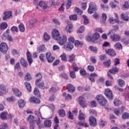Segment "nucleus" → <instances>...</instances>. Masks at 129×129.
<instances>
[{
    "label": "nucleus",
    "instance_id": "nucleus-1",
    "mask_svg": "<svg viewBox=\"0 0 129 129\" xmlns=\"http://www.w3.org/2000/svg\"><path fill=\"white\" fill-rule=\"evenodd\" d=\"M36 77L38 79L35 82L36 86L41 88V89H44L45 88V85L44 84V82L42 80V78H43L42 74L41 73H38L36 75Z\"/></svg>",
    "mask_w": 129,
    "mask_h": 129
},
{
    "label": "nucleus",
    "instance_id": "nucleus-2",
    "mask_svg": "<svg viewBox=\"0 0 129 129\" xmlns=\"http://www.w3.org/2000/svg\"><path fill=\"white\" fill-rule=\"evenodd\" d=\"M96 99L101 106H105L107 104V100L101 95L97 96Z\"/></svg>",
    "mask_w": 129,
    "mask_h": 129
},
{
    "label": "nucleus",
    "instance_id": "nucleus-3",
    "mask_svg": "<svg viewBox=\"0 0 129 129\" xmlns=\"http://www.w3.org/2000/svg\"><path fill=\"white\" fill-rule=\"evenodd\" d=\"M99 33L97 32H95L93 34V36H88L86 37V41L88 42H92L93 43L95 42L96 40H98L99 38Z\"/></svg>",
    "mask_w": 129,
    "mask_h": 129
},
{
    "label": "nucleus",
    "instance_id": "nucleus-4",
    "mask_svg": "<svg viewBox=\"0 0 129 129\" xmlns=\"http://www.w3.org/2000/svg\"><path fill=\"white\" fill-rule=\"evenodd\" d=\"M109 34H110V38L112 39L114 42H118V41L120 40V36L118 34L113 33L112 31L109 32L108 35H109Z\"/></svg>",
    "mask_w": 129,
    "mask_h": 129
},
{
    "label": "nucleus",
    "instance_id": "nucleus-5",
    "mask_svg": "<svg viewBox=\"0 0 129 129\" xmlns=\"http://www.w3.org/2000/svg\"><path fill=\"white\" fill-rule=\"evenodd\" d=\"M118 72V69L116 67H114L112 69L109 70L107 73L108 76L109 77L110 79H113V77L111 76V74H115Z\"/></svg>",
    "mask_w": 129,
    "mask_h": 129
},
{
    "label": "nucleus",
    "instance_id": "nucleus-6",
    "mask_svg": "<svg viewBox=\"0 0 129 129\" xmlns=\"http://www.w3.org/2000/svg\"><path fill=\"white\" fill-rule=\"evenodd\" d=\"M96 10V5L93 3H91L89 4L88 12L89 14H93Z\"/></svg>",
    "mask_w": 129,
    "mask_h": 129
},
{
    "label": "nucleus",
    "instance_id": "nucleus-7",
    "mask_svg": "<svg viewBox=\"0 0 129 129\" xmlns=\"http://www.w3.org/2000/svg\"><path fill=\"white\" fill-rule=\"evenodd\" d=\"M8 50H9V47H8V45L6 44V43H2L0 44V51L4 53V54H6L7 52H8Z\"/></svg>",
    "mask_w": 129,
    "mask_h": 129
},
{
    "label": "nucleus",
    "instance_id": "nucleus-8",
    "mask_svg": "<svg viewBox=\"0 0 129 129\" xmlns=\"http://www.w3.org/2000/svg\"><path fill=\"white\" fill-rule=\"evenodd\" d=\"M56 41H58V44L60 45H64L66 42H67V37L66 36L63 35L62 36H59Z\"/></svg>",
    "mask_w": 129,
    "mask_h": 129
},
{
    "label": "nucleus",
    "instance_id": "nucleus-9",
    "mask_svg": "<svg viewBox=\"0 0 129 129\" xmlns=\"http://www.w3.org/2000/svg\"><path fill=\"white\" fill-rule=\"evenodd\" d=\"M34 116L32 115H30L29 116L27 117V120L29 121V123L31 124L30 126V129H34L35 128V126L33 123H34Z\"/></svg>",
    "mask_w": 129,
    "mask_h": 129
},
{
    "label": "nucleus",
    "instance_id": "nucleus-10",
    "mask_svg": "<svg viewBox=\"0 0 129 129\" xmlns=\"http://www.w3.org/2000/svg\"><path fill=\"white\" fill-rule=\"evenodd\" d=\"M89 124L92 127H95L97 125V119L94 116H91L89 117Z\"/></svg>",
    "mask_w": 129,
    "mask_h": 129
},
{
    "label": "nucleus",
    "instance_id": "nucleus-11",
    "mask_svg": "<svg viewBox=\"0 0 129 129\" xmlns=\"http://www.w3.org/2000/svg\"><path fill=\"white\" fill-rule=\"evenodd\" d=\"M60 36V33L57 29H53L52 32V37L54 40H57Z\"/></svg>",
    "mask_w": 129,
    "mask_h": 129
},
{
    "label": "nucleus",
    "instance_id": "nucleus-12",
    "mask_svg": "<svg viewBox=\"0 0 129 129\" xmlns=\"http://www.w3.org/2000/svg\"><path fill=\"white\" fill-rule=\"evenodd\" d=\"M68 91L70 92V93H74L75 92V91L76 90V89L75 88V87L73 86L72 84H68L67 85Z\"/></svg>",
    "mask_w": 129,
    "mask_h": 129
},
{
    "label": "nucleus",
    "instance_id": "nucleus-13",
    "mask_svg": "<svg viewBox=\"0 0 129 129\" xmlns=\"http://www.w3.org/2000/svg\"><path fill=\"white\" fill-rule=\"evenodd\" d=\"M46 57L48 63H52L55 60V57L52 56V54L50 52L46 53Z\"/></svg>",
    "mask_w": 129,
    "mask_h": 129
},
{
    "label": "nucleus",
    "instance_id": "nucleus-14",
    "mask_svg": "<svg viewBox=\"0 0 129 129\" xmlns=\"http://www.w3.org/2000/svg\"><path fill=\"white\" fill-rule=\"evenodd\" d=\"M105 95L109 99H113V95H112V92L111 90L106 89L105 91Z\"/></svg>",
    "mask_w": 129,
    "mask_h": 129
},
{
    "label": "nucleus",
    "instance_id": "nucleus-15",
    "mask_svg": "<svg viewBox=\"0 0 129 129\" xmlns=\"http://www.w3.org/2000/svg\"><path fill=\"white\" fill-rule=\"evenodd\" d=\"M105 52L108 55L111 56V57H115L116 53L115 51L112 49H106Z\"/></svg>",
    "mask_w": 129,
    "mask_h": 129
},
{
    "label": "nucleus",
    "instance_id": "nucleus-16",
    "mask_svg": "<svg viewBox=\"0 0 129 129\" xmlns=\"http://www.w3.org/2000/svg\"><path fill=\"white\" fill-rule=\"evenodd\" d=\"M4 15H5L3 17V19L4 21H7L8 19H10L12 17V12L8 11L6 12H4Z\"/></svg>",
    "mask_w": 129,
    "mask_h": 129
},
{
    "label": "nucleus",
    "instance_id": "nucleus-17",
    "mask_svg": "<svg viewBox=\"0 0 129 129\" xmlns=\"http://www.w3.org/2000/svg\"><path fill=\"white\" fill-rule=\"evenodd\" d=\"M63 48L67 51H70V50H72V49L74 48V45L71 44L70 42H68V43L65 45Z\"/></svg>",
    "mask_w": 129,
    "mask_h": 129
},
{
    "label": "nucleus",
    "instance_id": "nucleus-18",
    "mask_svg": "<svg viewBox=\"0 0 129 129\" xmlns=\"http://www.w3.org/2000/svg\"><path fill=\"white\" fill-rule=\"evenodd\" d=\"M125 110V107L122 106L120 108H116L114 109V113H122Z\"/></svg>",
    "mask_w": 129,
    "mask_h": 129
},
{
    "label": "nucleus",
    "instance_id": "nucleus-19",
    "mask_svg": "<svg viewBox=\"0 0 129 129\" xmlns=\"http://www.w3.org/2000/svg\"><path fill=\"white\" fill-rule=\"evenodd\" d=\"M79 102L82 107H85L86 106V104H85V102L84 101V98L83 97H79Z\"/></svg>",
    "mask_w": 129,
    "mask_h": 129
},
{
    "label": "nucleus",
    "instance_id": "nucleus-20",
    "mask_svg": "<svg viewBox=\"0 0 129 129\" xmlns=\"http://www.w3.org/2000/svg\"><path fill=\"white\" fill-rule=\"evenodd\" d=\"M7 113L1 114V118H2V120H6L8 118H12V114H9L8 116L7 115Z\"/></svg>",
    "mask_w": 129,
    "mask_h": 129
},
{
    "label": "nucleus",
    "instance_id": "nucleus-21",
    "mask_svg": "<svg viewBox=\"0 0 129 129\" xmlns=\"http://www.w3.org/2000/svg\"><path fill=\"white\" fill-rule=\"evenodd\" d=\"M51 126V120L50 119L45 120L44 121V127H50Z\"/></svg>",
    "mask_w": 129,
    "mask_h": 129
},
{
    "label": "nucleus",
    "instance_id": "nucleus-22",
    "mask_svg": "<svg viewBox=\"0 0 129 129\" xmlns=\"http://www.w3.org/2000/svg\"><path fill=\"white\" fill-rule=\"evenodd\" d=\"M30 102H33V103H40V99L35 97H32L29 99Z\"/></svg>",
    "mask_w": 129,
    "mask_h": 129
},
{
    "label": "nucleus",
    "instance_id": "nucleus-23",
    "mask_svg": "<svg viewBox=\"0 0 129 129\" xmlns=\"http://www.w3.org/2000/svg\"><path fill=\"white\" fill-rule=\"evenodd\" d=\"M13 91L14 92V94L17 96V97H21L22 96V93L20 92L19 90L17 89H13Z\"/></svg>",
    "mask_w": 129,
    "mask_h": 129
},
{
    "label": "nucleus",
    "instance_id": "nucleus-24",
    "mask_svg": "<svg viewBox=\"0 0 129 129\" xmlns=\"http://www.w3.org/2000/svg\"><path fill=\"white\" fill-rule=\"evenodd\" d=\"M18 105L20 108H24V107L26 105V102L23 99H20L18 101Z\"/></svg>",
    "mask_w": 129,
    "mask_h": 129
},
{
    "label": "nucleus",
    "instance_id": "nucleus-25",
    "mask_svg": "<svg viewBox=\"0 0 129 129\" xmlns=\"http://www.w3.org/2000/svg\"><path fill=\"white\" fill-rule=\"evenodd\" d=\"M27 60L29 62V64L31 65L33 63V59H32V54L30 53V51H28L27 53Z\"/></svg>",
    "mask_w": 129,
    "mask_h": 129
},
{
    "label": "nucleus",
    "instance_id": "nucleus-26",
    "mask_svg": "<svg viewBox=\"0 0 129 129\" xmlns=\"http://www.w3.org/2000/svg\"><path fill=\"white\" fill-rule=\"evenodd\" d=\"M54 121L55 124L54 125V127H53V129H57V128L59 127V119H58L57 116H55Z\"/></svg>",
    "mask_w": 129,
    "mask_h": 129
},
{
    "label": "nucleus",
    "instance_id": "nucleus-27",
    "mask_svg": "<svg viewBox=\"0 0 129 129\" xmlns=\"http://www.w3.org/2000/svg\"><path fill=\"white\" fill-rule=\"evenodd\" d=\"M106 19H107V15H106V14L103 13L102 14V20H101V24H103L104 25H105V22L106 21Z\"/></svg>",
    "mask_w": 129,
    "mask_h": 129
},
{
    "label": "nucleus",
    "instance_id": "nucleus-28",
    "mask_svg": "<svg viewBox=\"0 0 129 129\" xmlns=\"http://www.w3.org/2000/svg\"><path fill=\"white\" fill-rule=\"evenodd\" d=\"M73 28V26L72 25V24H69L67 26L66 28V31L68 33H71L73 31V29H72Z\"/></svg>",
    "mask_w": 129,
    "mask_h": 129
},
{
    "label": "nucleus",
    "instance_id": "nucleus-29",
    "mask_svg": "<svg viewBox=\"0 0 129 129\" xmlns=\"http://www.w3.org/2000/svg\"><path fill=\"white\" fill-rule=\"evenodd\" d=\"M20 63L21 65L23 66V67H25V68L28 67V62L24 58H21Z\"/></svg>",
    "mask_w": 129,
    "mask_h": 129
},
{
    "label": "nucleus",
    "instance_id": "nucleus-30",
    "mask_svg": "<svg viewBox=\"0 0 129 129\" xmlns=\"http://www.w3.org/2000/svg\"><path fill=\"white\" fill-rule=\"evenodd\" d=\"M38 6L39 7H41V8H43V9H44L45 10V9L47 8V4H46V3L43 1H40L39 3H38Z\"/></svg>",
    "mask_w": 129,
    "mask_h": 129
},
{
    "label": "nucleus",
    "instance_id": "nucleus-31",
    "mask_svg": "<svg viewBox=\"0 0 129 129\" xmlns=\"http://www.w3.org/2000/svg\"><path fill=\"white\" fill-rule=\"evenodd\" d=\"M7 28H8V24L7 23L3 22L0 25L1 30H5Z\"/></svg>",
    "mask_w": 129,
    "mask_h": 129
},
{
    "label": "nucleus",
    "instance_id": "nucleus-32",
    "mask_svg": "<svg viewBox=\"0 0 129 129\" xmlns=\"http://www.w3.org/2000/svg\"><path fill=\"white\" fill-rule=\"evenodd\" d=\"M37 125H38V128L41 129L44 127L43 124H41V120L40 118H38V120L36 121Z\"/></svg>",
    "mask_w": 129,
    "mask_h": 129
},
{
    "label": "nucleus",
    "instance_id": "nucleus-33",
    "mask_svg": "<svg viewBox=\"0 0 129 129\" xmlns=\"http://www.w3.org/2000/svg\"><path fill=\"white\" fill-rule=\"evenodd\" d=\"M25 85L27 90L29 92H31V91H32V86H31V85L30 84V83H29L28 82H25Z\"/></svg>",
    "mask_w": 129,
    "mask_h": 129
},
{
    "label": "nucleus",
    "instance_id": "nucleus-34",
    "mask_svg": "<svg viewBox=\"0 0 129 129\" xmlns=\"http://www.w3.org/2000/svg\"><path fill=\"white\" fill-rule=\"evenodd\" d=\"M38 50L39 53L41 52H44L45 50H46V47H45V45H42L38 48Z\"/></svg>",
    "mask_w": 129,
    "mask_h": 129
},
{
    "label": "nucleus",
    "instance_id": "nucleus-35",
    "mask_svg": "<svg viewBox=\"0 0 129 129\" xmlns=\"http://www.w3.org/2000/svg\"><path fill=\"white\" fill-rule=\"evenodd\" d=\"M114 47L117 50H120V49H122V45H121V44L119 42H117L114 45Z\"/></svg>",
    "mask_w": 129,
    "mask_h": 129
},
{
    "label": "nucleus",
    "instance_id": "nucleus-36",
    "mask_svg": "<svg viewBox=\"0 0 129 129\" xmlns=\"http://www.w3.org/2000/svg\"><path fill=\"white\" fill-rule=\"evenodd\" d=\"M118 85L120 86V87H123V86L125 85L124 81L122 79H118L117 80Z\"/></svg>",
    "mask_w": 129,
    "mask_h": 129
},
{
    "label": "nucleus",
    "instance_id": "nucleus-37",
    "mask_svg": "<svg viewBox=\"0 0 129 129\" xmlns=\"http://www.w3.org/2000/svg\"><path fill=\"white\" fill-rule=\"evenodd\" d=\"M74 11H75V13H77V14H78L79 15H82V14H83V11H81L78 7H75L74 8Z\"/></svg>",
    "mask_w": 129,
    "mask_h": 129
},
{
    "label": "nucleus",
    "instance_id": "nucleus-38",
    "mask_svg": "<svg viewBox=\"0 0 129 129\" xmlns=\"http://www.w3.org/2000/svg\"><path fill=\"white\" fill-rule=\"evenodd\" d=\"M74 45H75L76 47H79V46H83V43L81 41H79V40H76Z\"/></svg>",
    "mask_w": 129,
    "mask_h": 129
},
{
    "label": "nucleus",
    "instance_id": "nucleus-39",
    "mask_svg": "<svg viewBox=\"0 0 129 129\" xmlns=\"http://www.w3.org/2000/svg\"><path fill=\"white\" fill-rule=\"evenodd\" d=\"M121 18L122 19V20H124V21H128V20H129L128 16L124 15V14H123V13L121 14Z\"/></svg>",
    "mask_w": 129,
    "mask_h": 129
},
{
    "label": "nucleus",
    "instance_id": "nucleus-40",
    "mask_svg": "<svg viewBox=\"0 0 129 129\" xmlns=\"http://www.w3.org/2000/svg\"><path fill=\"white\" fill-rule=\"evenodd\" d=\"M36 22H37V20L36 19H33L29 21L30 26H31V27H33L34 25H35V24Z\"/></svg>",
    "mask_w": 129,
    "mask_h": 129
},
{
    "label": "nucleus",
    "instance_id": "nucleus-41",
    "mask_svg": "<svg viewBox=\"0 0 129 129\" xmlns=\"http://www.w3.org/2000/svg\"><path fill=\"white\" fill-rule=\"evenodd\" d=\"M83 17L84 18V24L88 25L89 24V20L87 19V17L85 15H83Z\"/></svg>",
    "mask_w": 129,
    "mask_h": 129
},
{
    "label": "nucleus",
    "instance_id": "nucleus-42",
    "mask_svg": "<svg viewBox=\"0 0 129 129\" xmlns=\"http://www.w3.org/2000/svg\"><path fill=\"white\" fill-rule=\"evenodd\" d=\"M113 103L116 106H118V105L121 104V102L119 99H116L114 100Z\"/></svg>",
    "mask_w": 129,
    "mask_h": 129
},
{
    "label": "nucleus",
    "instance_id": "nucleus-43",
    "mask_svg": "<svg viewBox=\"0 0 129 129\" xmlns=\"http://www.w3.org/2000/svg\"><path fill=\"white\" fill-rule=\"evenodd\" d=\"M50 37L49 34H48L47 33L45 32L44 33V39L45 41H49L50 40Z\"/></svg>",
    "mask_w": 129,
    "mask_h": 129
},
{
    "label": "nucleus",
    "instance_id": "nucleus-44",
    "mask_svg": "<svg viewBox=\"0 0 129 129\" xmlns=\"http://www.w3.org/2000/svg\"><path fill=\"white\" fill-rule=\"evenodd\" d=\"M34 94L35 95H36V96H40V91H39V89H38L37 88H34Z\"/></svg>",
    "mask_w": 129,
    "mask_h": 129
},
{
    "label": "nucleus",
    "instance_id": "nucleus-45",
    "mask_svg": "<svg viewBox=\"0 0 129 129\" xmlns=\"http://www.w3.org/2000/svg\"><path fill=\"white\" fill-rule=\"evenodd\" d=\"M19 28L20 32H22V33H24V32H25V26H24V24H21L19 26Z\"/></svg>",
    "mask_w": 129,
    "mask_h": 129
},
{
    "label": "nucleus",
    "instance_id": "nucleus-46",
    "mask_svg": "<svg viewBox=\"0 0 129 129\" xmlns=\"http://www.w3.org/2000/svg\"><path fill=\"white\" fill-rule=\"evenodd\" d=\"M70 75L71 78H73V79L76 78V75H75V71H71L70 72Z\"/></svg>",
    "mask_w": 129,
    "mask_h": 129
},
{
    "label": "nucleus",
    "instance_id": "nucleus-47",
    "mask_svg": "<svg viewBox=\"0 0 129 129\" xmlns=\"http://www.w3.org/2000/svg\"><path fill=\"white\" fill-rule=\"evenodd\" d=\"M25 80L26 81H29L32 79V78L31 77V75L29 73L26 74V76L25 77Z\"/></svg>",
    "mask_w": 129,
    "mask_h": 129
},
{
    "label": "nucleus",
    "instance_id": "nucleus-48",
    "mask_svg": "<svg viewBox=\"0 0 129 129\" xmlns=\"http://www.w3.org/2000/svg\"><path fill=\"white\" fill-rule=\"evenodd\" d=\"M55 99H56V96L55 95H52L49 97L48 100L50 102L55 101Z\"/></svg>",
    "mask_w": 129,
    "mask_h": 129
},
{
    "label": "nucleus",
    "instance_id": "nucleus-49",
    "mask_svg": "<svg viewBox=\"0 0 129 129\" xmlns=\"http://www.w3.org/2000/svg\"><path fill=\"white\" fill-rule=\"evenodd\" d=\"M6 99L8 102H14L16 101V98L13 96L10 98H7Z\"/></svg>",
    "mask_w": 129,
    "mask_h": 129
},
{
    "label": "nucleus",
    "instance_id": "nucleus-50",
    "mask_svg": "<svg viewBox=\"0 0 129 129\" xmlns=\"http://www.w3.org/2000/svg\"><path fill=\"white\" fill-rule=\"evenodd\" d=\"M69 40V42L71 44L74 45V42L75 41V39H74V37H70L68 39Z\"/></svg>",
    "mask_w": 129,
    "mask_h": 129
},
{
    "label": "nucleus",
    "instance_id": "nucleus-51",
    "mask_svg": "<svg viewBox=\"0 0 129 129\" xmlns=\"http://www.w3.org/2000/svg\"><path fill=\"white\" fill-rule=\"evenodd\" d=\"M85 30V27H84V26H82L80 27V29L78 31V33L79 34H81V33H83Z\"/></svg>",
    "mask_w": 129,
    "mask_h": 129
},
{
    "label": "nucleus",
    "instance_id": "nucleus-52",
    "mask_svg": "<svg viewBox=\"0 0 129 129\" xmlns=\"http://www.w3.org/2000/svg\"><path fill=\"white\" fill-rule=\"evenodd\" d=\"M70 20L72 21H77V15H73L70 16Z\"/></svg>",
    "mask_w": 129,
    "mask_h": 129
},
{
    "label": "nucleus",
    "instance_id": "nucleus-53",
    "mask_svg": "<svg viewBox=\"0 0 129 129\" xmlns=\"http://www.w3.org/2000/svg\"><path fill=\"white\" fill-rule=\"evenodd\" d=\"M60 77H62V78H63L64 79H68V76L67 74H65L64 73H62L60 74Z\"/></svg>",
    "mask_w": 129,
    "mask_h": 129
},
{
    "label": "nucleus",
    "instance_id": "nucleus-54",
    "mask_svg": "<svg viewBox=\"0 0 129 129\" xmlns=\"http://www.w3.org/2000/svg\"><path fill=\"white\" fill-rule=\"evenodd\" d=\"M89 48L92 52H94V53H97V48L96 47L91 46H90Z\"/></svg>",
    "mask_w": 129,
    "mask_h": 129
},
{
    "label": "nucleus",
    "instance_id": "nucleus-55",
    "mask_svg": "<svg viewBox=\"0 0 129 129\" xmlns=\"http://www.w3.org/2000/svg\"><path fill=\"white\" fill-rule=\"evenodd\" d=\"M39 59H40L42 62H45V55L43 53H41L39 55Z\"/></svg>",
    "mask_w": 129,
    "mask_h": 129
},
{
    "label": "nucleus",
    "instance_id": "nucleus-56",
    "mask_svg": "<svg viewBox=\"0 0 129 129\" xmlns=\"http://www.w3.org/2000/svg\"><path fill=\"white\" fill-rule=\"evenodd\" d=\"M71 3H72L71 0H68V3H67V7H66V9L67 10H69V9H70V7H71Z\"/></svg>",
    "mask_w": 129,
    "mask_h": 129
},
{
    "label": "nucleus",
    "instance_id": "nucleus-57",
    "mask_svg": "<svg viewBox=\"0 0 129 129\" xmlns=\"http://www.w3.org/2000/svg\"><path fill=\"white\" fill-rule=\"evenodd\" d=\"M105 123H106V122L105 121H103L102 119L100 120L99 124L100 125V127H104L105 125Z\"/></svg>",
    "mask_w": 129,
    "mask_h": 129
},
{
    "label": "nucleus",
    "instance_id": "nucleus-58",
    "mask_svg": "<svg viewBox=\"0 0 129 129\" xmlns=\"http://www.w3.org/2000/svg\"><path fill=\"white\" fill-rule=\"evenodd\" d=\"M61 60L62 61H67V57L66 56V54L63 53L60 55Z\"/></svg>",
    "mask_w": 129,
    "mask_h": 129
},
{
    "label": "nucleus",
    "instance_id": "nucleus-59",
    "mask_svg": "<svg viewBox=\"0 0 129 129\" xmlns=\"http://www.w3.org/2000/svg\"><path fill=\"white\" fill-rule=\"evenodd\" d=\"M85 119V115L83 113H80L79 115V120H84Z\"/></svg>",
    "mask_w": 129,
    "mask_h": 129
},
{
    "label": "nucleus",
    "instance_id": "nucleus-60",
    "mask_svg": "<svg viewBox=\"0 0 129 129\" xmlns=\"http://www.w3.org/2000/svg\"><path fill=\"white\" fill-rule=\"evenodd\" d=\"M9 36V34L7 33H6V32H4L3 34L2 35V39L3 40H7V38Z\"/></svg>",
    "mask_w": 129,
    "mask_h": 129
},
{
    "label": "nucleus",
    "instance_id": "nucleus-61",
    "mask_svg": "<svg viewBox=\"0 0 129 129\" xmlns=\"http://www.w3.org/2000/svg\"><path fill=\"white\" fill-rule=\"evenodd\" d=\"M111 63V62H110V60H108L107 61L104 62L103 65L104 66H106L107 67H109V66H110Z\"/></svg>",
    "mask_w": 129,
    "mask_h": 129
},
{
    "label": "nucleus",
    "instance_id": "nucleus-62",
    "mask_svg": "<svg viewBox=\"0 0 129 129\" xmlns=\"http://www.w3.org/2000/svg\"><path fill=\"white\" fill-rule=\"evenodd\" d=\"M75 60V55L72 54L70 56V62H73Z\"/></svg>",
    "mask_w": 129,
    "mask_h": 129
},
{
    "label": "nucleus",
    "instance_id": "nucleus-63",
    "mask_svg": "<svg viewBox=\"0 0 129 129\" xmlns=\"http://www.w3.org/2000/svg\"><path fill=\"white\" fill-rule=\"evenodd\" d=\"M129 118V115L128 113H124L122 116V118L123 119H127Z\"/></svg>",
    "mask_w": 129,
    "mask_h": 129
},
{
    "label": "nucleus",
    "instance_id": "nucleus-64",
    "mask_svg": "<svg viewBox=\"0 0 129 129\" xmlns=\"http://www.w3.org/2000/svg\"><path fill=\"white\" fill-rule=\"evenodd\" d=\"M124 9H128L129 8V5H128V2L126 1L125 2V3L123 5Z\"/></svg>",
    "mask_w": 129,
    "mask_h": 129
}]
</instances>
